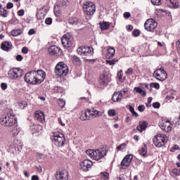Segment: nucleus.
Returning <instances> with one entry per match:
<instances>
[{
	"instance_id": "f257e3e1",
	"label": "nucleus",
	"mask_w": 180,
	"mask_h": 180,
	"mask_svg": "<svg viewBox=\"0 0 180 180\" xmlns=\"http://www.w3.org/2000/svg\"><path fill=\"white\" fill-rule=\"evenodd\" d=\"M86 154L92 158L93 160H96V161H99V160H102V158H105L106 157V154H108V150L106 149L100 148L97 150L89 149L86 150Z\"/></svg>"
},
{
	"instance_id": "f03ea898",
	"label": "nucleus",
	"mask_w": 180,
	"mask_h": 180,
	"mask_svg": "<svg viewBox=\"0 0 180 180\" xmlns=\"http://www.w3.org/2000/svg\"><path fill=\"white\" fill-rule=\"evenodd\" d=\"M102 115H103V112L96 110L95 108H92L91 110L87 109L85 112H82L80 120H91L94 117H99V116H102Z\"/></svg>"
},
{
	"instance_id": "7ed1b4c3",
	"label": "nucleus",
	"mask_w": 180,
	"mask_h": 180,
	"mask_svg": "<svg viewBox=\"0 0 180 180\" xmlns=\"http://www.w3.org/2000/svg\"><path fill=\"white\" fill-rule=\"evenodd\" d=\"M0 122L2 126L12 127V126L16 124V117L12 113L7 115L4 114L0 118Z\"/></svg>"
},
{
	"instance_id": "20e7f679",
	"label": "nucleus",
	"mask_w": 180,
	"mask_h": 180,
	"mask_svg": "<svg viewBox=\"0 0 180 180\" xmlns=\"http://www.w3.org/2000/svg\"><path fill=\"white\" fill-rule=\"evenodd\" d=\"M51 139L56 147H64L65 136L63 133L58 131L53 132Z\"/></svg>"
},
{
	"instance_id": "39448f33",
	"label": "nucleus",
	"mask_w": 180,
	"mask_h": 180,
	"mask_svg": "<svg viewBox=\"0 0 180 180\" xmlns=\"http://www.w3.org/2000/svg\"><path fill=\"white\" fill-rule=\"evenodd\" d=\"M83 11L84 12V15L87 18H91V16H94L95 12H96V6L92 1H86L83 4Z\"/></svg>"
},
{
	"instance_id": "423d86ee",
	"label": "nucleus",
	"mask_w": 180,
	"mask_h": 180,
	"mask_svg": "<svg viewBox=\"0 0 180 180\" xmlns=\"http://www.w3.org/2000/svg\"><path fill=\"white\" fill-rule=\"evenodd\" d=\"M68 71V66L64 62L58 63L55 68V72L58 77H65Z\"/></svg>"
},
{
	"instance_id": "0eeeda50",
	"label": "nucleus",
	"mask_w": 180,
	"mask_h": 180,
	"mask_svg": "<svg viewBox=\"0 0 180 180\" xmlns=\"http://www.w3.org/2000/svg\"><path fill=\"white\" fill-rule=\"evenodd\" d=\"M77 54L84 57V58H88V57H91L94 56V48L89 46H79L77 49Z\"/></svg>"
},
{
	"instance_id": "6e6552de",
	"label": "nucleus",
	"mask_w": 180,
	"mask_h": 180,
	"mask_svg": "<svg viewBox=\"0 0 180 180\" xmlns=\"http://www.w3.org/2000/svg\"><path fill=\"white\" fill-rule=\"evenodd\" d=\"M168 141V137L164 134H158L153 138V143L156 147H163Z\"/></svg>"
},
{
	"instance_id": "1a4fd4ad",
	"label": "nucleus",
	"mask_w": 180,
	"mask_h": 180,
	"mask_svg": "<svg viewBox=\"0 0 180 180\" xmlns=\"http://www.w3.org/2000/svg\"><path fill=\"white\" fill-rule=\"evenodd\" d=\"M153 77L158 79V81H165L168 77V74L167 71L164 69V67H160L156 68V70L153 72Z\"/></svg>"
},
{
	"instance_id": "9d476101",
	"label": "nucleus",
	"mask_w": 180,
	"mask_h": 180,
	"mask_svg": "<svg viewBox=\"0 0 180 180\" xmlns=\"http://www.w3.org/2000/svg\"><path fill=\"white\" fill-rule=\"evenodd\" d=\"M24 79L27 84L31 85H38L37 80L36 79V70L28 72L25 74Z\"/></svg>"
},
{
	"instance_id": "9b49d317",
	"label": "nucleus",
	"mask_w": 180,
	"mask_h": 180,
	"mask_svg": "<svg viewBox=\"0 0 180 180\" xmlns=\"http://www.w3.org/2000/svg\"><path fill=\"white\" fill-rule=\"evenodd\" d=\"M8 77L9 79H18L22 77V70L19 68H13L8 71Z\"/></svg>"
},
{
	"instance_id": "f8f14e48",
	"label": "nucleus",
	"mask_w": 180,
	"mask_h": 180,
	"mask_svg": "<svg viewBox=\"0 0 180 180\" xmlns=\"http://www.w3.org/2000/svg\"><path fill=\"white\" fill-rule=\"evenodd\" d=\"M133 161V155H127L121 162L120 169H127Z\"/></svg>"
},
{
	"instance_id": "ddd939ff",
	"label": "nucleus",
	"mask_w": 180,
	"mask_h": 180,
	"mask_svg": "<svg viewBox=\"0 0 180 180\" xmlns=\"http://www.w3.org/2000/svg\"><path fill=\"white\" fill-rule=\"evenodd\" d=\"M157 22L154 20V19L150 18L148 19L144 23V27L147 30V32H153L155 29L157 28L158 26Z\"/></svg>"
},
{
	"instance_id": "4468645a",
	"label": "nucleus",
	"mask_w": 180,
	"mask_h": 180,
	"mask_svg": "<svg viewBox=\"0 0 180 180\" xmlns=\"http://www.w3.org/2000/svg\"><path fill=\"white\" fill-rule=\"evenodd\" d=\"M68 172L67 170H58L56 173V180H68Z\"/></svg>"
},
{
	"instance_id": "2eb2a0df",
	"label": "nucleus",
	"mask_w": 180,
	"mask_h": 180,
	"mask_svg": "<svg viewBox=\"0 0 180 180\" xmlns=\"http://www.w3.org/2000/svg\"><path fill=\"white\" fill-rule=\"evenodd\" d=\"M93 165L94 163L90 160H84L80 163V169L86 172Z\"/></svg>"
},
{
	"instance_id": "dca6fc26",
	"label": "nucleus",
	"mask_w": 180,
	"mask_h": 180,
	"mask_svg": "<svg viewBox=\"0 0 180 180\" xmlns=\"http://www.w3.org/2000/svg\"><path fill=\"white\" fill-rule=\"evenodd\" d=\"M36 79L38 85L41 84L46 79V72L43 70L36 71Z\"/></svg>"
},
{
	"instance_id": "f3484780",
	"label": "nucleus",
	"mask_w": 180,
	"mask_h": 180,
	"mask_svg": "<svg viewBox=\"0 0 180 180\" xmlns=\"http://www.w3.org/2000/svg\"><path fill=\"white\" fill-rule=\"evenodd\" d=\"M63 47L68 49L72 46V39L67 34L63 35L61 39Z\"/></svg>"
},
{
	"instance_id": "a211bd4d",
	"label": "nucleus",
	"mask_w": 180,
	"mask_h": 180,
	"mask_svg": "<svg viewBox=\"0 0 180 180\" xmlns=\"http://www.w3.org/2000/svg\"><path fill=\"white\" fill-rule=\"evenodd\" d=\"M160 127L162 130L169 133V131L172 130V124L169 121H162V124H160Z\"/></svg>"
},
{
	"instance_id": "6ab92c4d",
	"label": "nucleus",
	"mask_w": 180,
	"mask_h": 180,
	"mask_svg": "<svg viewBox=\"0 0 180 180\" xmlns=\"http://www.w3.org/2000/svg\"><path fill=\"white\" fill-rule=\"evenodd\" d=\"M35 120H37L39 123H44L46 122V117L44 112L41 111H36L34 115Z\"/></svg>"
},
{
	"instance_id": "aec40b11",
	"label": "nucleus",
	"mask_w": 180,
	"mask_h": 180,
	"mask_svg": "<svg viewBox=\"0 0 180 180\" xmlns=\"http://www.w3.org/2000/svg\"><path fill=\"white\" fill-rule=\"evenodd\" d=\"M60 50L61 49L56 45L51 46L48 49V51L51 56H58Z\"/></svg>"
},
{
	"instance_id": "412c9836",
	"label": "nucleus",
	"mask_w": 180,
	"mask_h": 180,
	"mask_svg": "<svg viewBox=\"0 0 180 180\" xmlns=\"http://www.w3.org/2000/svg\"><path fill=\"white\" fill-rule=\"evenodd\" d=\"M99 82L101 85L106 86L109 82H110V77H108L106 75H100Z\"/></svg>"
},
{
	"instance_id": "4be33fe9",
	"label": "nucleus",
	"mask_w": 180,
	"mask_h": 180,
	"mask_svg": "<svg viewBox=\"0 0 180 180\" xmlns=\"http://www.w3.org/2000/svg\"><path fill=\"white\" fill-rule=\"evenodd\" d=\"M123 98V94L120 91H116L114 93L112 97V102H120Z\"/></svg>"
},
{
	"instance_id": "5701e85b",
	"label": "nucleus",
	"mask_w": 180,
	"mask_h": 180,
	"mask_svg": "<svg viewBox=\"0 0 180 180\" xmlns=\"http://www.w3.org/2000/svg\"><path fill=\"white\" fill-rule=\"evenodd\" d=\"M148 124L147 123V121H141L139 122V126L136 127V130L140 131V133H143V131L146 130L147 129V126Z\"/></svg>"
},
{
	"instance_id": "b1692460",
	"label": "nucleus",
	"mask_w": 180,
	"mask_h": 180,
	"mask_svg": "<svg viewBox=\"0 0 180 180\" xmlns=\"http://www.w3.org/2000/svg\"><path fill=\"white\" fill-rule=\"evenodd\" d=\"M1 49L4 51H9L12 49V42L11 41H4L1 43Z\"/></svg>"
},
{
	"instance_id": "393cba45",
	"label": "nucleus",
	"mask_w": 180,
	"mask_h": 180,
	"mask_svg": "<svg viewBox=\"0 0 180 180\" xmlns=\"http://www.w3.org/2000/svg\"><path fill=\"white\" fill-rule=\"evenodd\" d=\"M43 11H44V6H42L40 8H37V18L38 20H41V19L44 18V13H43Z\"/></svg>"
},
{
	"instance_id": "a878e982",
	"label": "nucleus",
	"mask_w": 180,
	"mask_h": 180,
	"mask_svg": "<svg viewBox=\"0 0 180 180\" xmlns=\"http://www.w3.org/2000/svg\"><path fill=\"white\" fill-rule=\"evenodd\" d=\"M100 29L101 30H109V28L110 27V23L108 22L103 21V22H100Z\"/></svg>"
},
{
	"instance_id": "bb28decb",
	"label": "nucleus",
	"mask_w": 180,
	"mask_h": 180,
	"mask_svg": "<svg viewBox=\"0 0 180 180\" xmlns=\"http://www.w3.org/2000/svg\"><path fill=\"white\" fill-rule=\"evenodd\" d=\"M21 34H23V29H16L11 31V35L13 37H18V36H21Z\"/></svg>"
},
{
	"instance_id": "cd10ccee",
	"label": "nucleus",
	"mask_w": 180,
	"mask_h": 180,
	"mask_svg": "<svg viewBox=\"0 0 180 180\" xmlns=\"http://www.w3.org/2000/svg\"><path fill=\"white\" fill-rule=\"evenodd\" d=\"M115 50L113 47H110L108 49V53L106 55L107 58H113V56H115Z\"/></svg>"
},
{
	"instance_id": "c85d7f7f",
	"label": "nucleus",
	"mask_w": 180,
	"mask_h": 180,
	"mask_svg": "<svg viewBox=\"0 0 180 180\" xmlns=\"http://www.w3.org/2000/svg\"><path fill=\"white\" fill-rule=\"evenodd\" d=\"M169 6L170 8H174V9H178L180 6L179 2L175 1V0H169Z\"/></svg>"
},
{
	"instance_id": "c756f323",
	"label": "nucleus",
	"mask_w": 180,
	"mask_h": 180,
	"mask_svg": "<svg viewBox=\"0 0 180 180\" xmlns=\"http://www.w3.org/2000/svg\"><path fill=\"white\" fill-rule=\"evenodd\" d=\"M134 89L136 91V92H137V94H140L141 96H146V95H147L146 91H144V90L140 87H134Z\"/></svg>"
},
{
	"instance_id": "7c9ffc66",
	"label": "nucleus",
	"mask_w": 180,
	"mask_h": 180,
	"mask_svg": "<svg viewBox=\"0 0 180 180\" xmlns=\"http://www.w3.org/2000/svg\"><path fill=\"white\" fill-rule=\"evenodd\" d=\"M172 176H180V169H173L171 172Z\"/></svg>"
},
{
	"instance_id": "2f4dec72",
	"label": "nucleus",
	"mask_w": 180,
	"mask_h": 180,
	"mask_svg": "<svg viewBox=\"0 0 180 180\" xmlns=\"http://www.w3.org/2000/svg\"><path fill=\"white\" fill-rule=\"evenodd\" d=\"M139 154L140 155H142V157H146V155L147 154V146H144L139 150Z\"/></svg>"
},
{
	"instance_id": "473e14b6",
	"label": "nucleus",
	"mask_w": 180,
	"mask_h": 180,
	"mask_svg": "<svg viewBox=\"0 0 180 180\" xmlns=\"http://www.w3.org/2000/svg\"><path fill=\"white\" fill-rule=\"evenodd\" d=\"M70 25H77L78 23V18H69Z\"/></svg>"
},
{
	"instance_id": "72a5a7b5",
	"label": "nucleus",
	"mask_w": 180,
	"mask_h": 180,
	"mask_svg": "<svg viewBox=\"0 0 180 180\" xmlns=\"http://www.w3.org/2000/svg\"><path fill=\"white\" fill-rule=\"evenodd\" d=\"M117 77L120 82H124V77H123V70H120V72H118Z\"/></svg>"
},
{
	"instance_id": "f704fd0d",
	"label": "nucleus",
	"mask_w": 180,
	"mask_h": 180,
	"mask_svg": "<svg viewBox=\"0 0 180 180\" xmlns=\"http://www.w3.org/2000/svg\"><path fill=\"white\" fill-rule=\"evenodd\" d=\"M127 146V145L126 143H122L117 147V150H118V151H124Z\"/></svg>"
},
{
	"instance_id": "c9c22d12",
	"label": "nucleus",
	"mask_w": 180,
	"mask_h": 180,
	"mask_svg": "<svg viewBox=\"0 0 180 180\" xmlns=\"http://www.w3.org/2000/svg\"><path fill=\"white\" fill-rule=\"evenodd\" d=\"M0 16H2L3 18H6L8 16V11L5 8H2L0 10Z\"/></svg>"
},
{
	"instance_id": "e433bc0d",
	"label": "nucleus",
	"mask_w": 180,
	"mask_h": 180,
	"mask_svg": "<svg viewBox=\"0 0 180 180\" xmlns=\"http://www.w3.org/2000/svg\"><path fill=\"white\" fill-rule=\"evenodd\" d=\"M101 180H108V179H109V173H108V172L103 173L101 174Z\"/></svg>"
},
{
	"instance_id": "4c0bfd02",
	"label": "nucleus",
	"mask_w": 180,
	"mask_h": 180,
	"mask_svg": "<svg viewBox=\"0 0 180 180\" xmlns=\"http://www.w3.org/2000/svg\"><path fill=\"white\" fill-rule=\"evenodd\" d=\"M118 60L116 58H114L111 60H106L107 64H109V65H115L117 63Z\"/></svg>"
},
{
	"instance_id": "58836bf2",
	"label": "nucleus",
	"mask_w": 180,
	"mask_h": 180,
	"mask_svg": "<svg viewBox=\"0 0 180 180\" xmlns=\"http://www.w3.org/2000/svg\"><path fill=\"white\" fill-rule=\"evenodd\" d=\"M58 105H59V106H60V108H64V106H65V101L59 98L58 101Z\"/></svg>"
},
{
	"instance_id": "ea45409f",
	"label": "nucleus",
	"mask_w": 180,
	"mask_h": 180,
	"mask_svg": "<svg viewBox=\"0 0 180 180\" xmlns=\"http://www.w3.org/2000/svg\"><path fill=\"white\" fill-rule=\"evenodd\" d=\"M153 5L160 6L162 4V0H151Z\"/></svg>"
},
{
	"instance_id": "a19ab883",
	"label": "nucleus",
	"mask_w": 180,
	"mask_h": 180,
	"mask_svg": "<svg viewBox=\"0 0 180 180\" xmlns=\"http://www.w3.org/2000/svg\"><path fill=\"white\" fill-rule=\"evenodd\" d=\"M150 88H155V89H160V84L158 83H151L150 84Z\"/></svg>"
},
{
	"instance_id": "79ce46f5",
	"label": "nucleus",
	"mask_w": 180,
	"mask_h": 180,
	"mask_svg": "<svg viewBox=\"0 0 180 180\" xmlns=\"http://www.w3.org/2000/svg\"><path fill=\"white\" fill-rule=\"evenodd\" d=\"M32 129L34 130V131H40L42 127L41 125L37 124V125H34Z\"/></svg>"
},
{
	"instance_id": "37998d69",
	"label": "nucleus",
	"mask_w": 180,
	"mask_h": 180,
	"mask_svg": "<svg viewBox=\"0 0 180 180\" xmlns=\"http://www.w3.org/2000/svg\"><path fill=\"white\" fill-rule=\"evenodd\" d=\"M125 74L127 77H130L133 74V68H129L126 72Z\"/></svg>"
},
{
	"instance_id": "c03bdc74",
	"label": "nucleus",
	"mask_w": 180,
	"mask_h": 180,
	"mask_svg": "<svg viewBox=\"0 0 180 180\" xmlns=\"http://www.w3.org/2000/svg\"><path fill=\"white\" fill-rule=\"evenodd\" d=\"M108 113L111 117L116 116V110H115L113 109L112 110H109L108 111Z\"/></svg>"
},
{
	"instance_id": "a18cd8bd",
	"label": "nucleus",
	"mask_w": 180,
	"mask_h": 180,
	"mask_svg": "<svg viewBox=\"0 0 180 180\" xmlns=\"http://www.w3.org/2000/svg\"><path fill=\"white\" fill-rule=\"evenodd\" d=\"M53 23V18H47L45 20L46 25H51Z\"/></svg>"
},
{
	"instance_id": "49530a36",
	"label": "nucleus",
	"mask_w": 180,
	"mask_h": 180,
	"mask_svg": "<svg viewBox=\"0 0 180 180\" xmlns=\"http://www.w3.org/2000/svg\"><path fill=\"white\" fill-rule=\"evenodd\" d=\"M132 34L134 36V37H139L140 36V30H135L133 31Z\"/></svg>"
},
{
	"instance_id": "de8ad7c7",
	"label": "nucleus",
	"mask_w": 180,
	"mask_h": 180,
	"mask_svg": "<svg viewBox=\"0 0 180 180\" xmlns=\"http://www.w3.org/2000/svg\"><path fill=\"white\" fill-rule=\"evenodd\" d=\"M18 105L20 109H24L26 108V106H27V103H26V102L20 103Z\"/></svg>"
},
{
	"instance_id": "09e8293b",
	"label": "nucleus",
	"mask_w": 180,
	"mask_h": 180,
	"mask_svg": "<svg viewBox=\"0 0 180 180\" xmlns=\"http://www.w3.org/2000/svg\"><path fill=\"white\" fill-rule=\"evenodd\" d=\"M61 5L62 6H68V5H70V1H68V0H62Z\"/></svg>"
},
{
	"instance_id": "8fccbe9b",
	"label": "nucleus",
	"mask_w": 180,
	"mask_h": 180,
	"mask_svg": "<svg viewBox=\"0 0 180 180\" xmlns=\"http://www.w3.org/2000/svg\"><path fill=\"white\" fill-rule=\"evenodd\" d=\"M152 106H153V108H154L155 109H160V103L156 102V103H153L152 104Z\"/></svg>"
},
{
	"instance_id": "3c124183",
	"label": "nucleus",
	"mask_w": 180,
	"mask_h": 180,
	"mask_svg": "<svg viewBox=\"0 0 180 180\" xmlns=\"http://www.w3.org/2000/svg\"><path fill=\"white\" fill-rule=\"evenodd\" d=\"M138 110H139V112H144V110H146V106H144L143 105H139Z\"/></svg>"
},
{
	"instance_id": "603ef678",
	"label": "nucleus",
	"mask_w": 180,
	"mask_h": 180,
	"mask_svg": "<svg viewBox=\"0 0 180 180\" xmlns=\"http://www.w3.org/2000/svg\"><path fill=\"white\" fill-rule=\"evenodd\" d=\"M1 89H3V91H6V89H8V84H6V83H1Z\"/></svg>"
},
{
	"instance_id": "864d4df0",
	"label": "nucleus",
	"mask_w": 180,
	"mask_h": 180,
	"mask_svg": "<svg viewBox=\"0 0 180 180\" xmlns=\"http://www.w3.org/2000/svg\"><path fill=\"white\" fill-rule=\"evenodd\" d=\"M22 53H23V54H27V53H29V49L26 46L22 47Z\"/></svg>"
},
{
	"instance_id": "5fc2aeb1",
	"label": "nucleus",
	"mask_w": 180,
	"mask_h": 180,
	"mask_svg": "<svg viewBox=\"0 0 180 180\" xmlns=\"http://www.w3.org/2000/svg\"><path fill=\"white\" fill-rule=\"evenodd\" d=\"M6 8L7 9H12V8H13V3H8L6 5Z\"/></svg>"
},
{
	"instance_id": "6e6d98bb",
	"label": "nucleus",
	"mask_w": 180,
	"mask_h": 180,
	"mask_svg": "<svg viewBox=\"0 0 180 180\" xmlns=\"http://www.w3.org/2000/svg\"><path fill=\"white\" fill-rule=\"evenodd\" d=\"M36 33V31H34V29H30L28 32V34L30 36H32Z\"/></svg>"
},
{
	"instance_id": "4d7b16f0",
	"label": "nucleus",
	"mask_w": 180,
	"mask_h": 180,
	"mask_svg": "<svg viewBox=\"0 0 180 180\" xmlns=\"http://www.w3.org/2000/svg\"><path fill=\"white\" fill-rule=\"evenodd\" d=\"M18 16H23L25 15V11L24 10H19L18 11Z\"/></svg>"
},
{
	"instance_id": "13d9d810",
	"label": "nucleus",
	"mask_w": 180,
	"mask_h": 180,
	"mask_svg": "<svg viewBox=\"0 0 180 180\" xmlns=\"http://www.w3.org/2000/svg\"><path fill=\"white\" fill-rule=\"evenodd\" d=\"M16 60L17 61H22V60H23V56H22V55H17Z\"/></svg>"
},
{
	"instance_id": "bf43d9fd",
	"label": "nucleus",
	"mask_w": 180,
	"mask_h": 180,
	"mask_svg": "<svg viewBox=\"0 0 180 180\" xmlns=\"http://www.w3.org/2000/svg\"><path fill=\"white\" fill-rule=\"evenodd\" d=\"M131 14L129 12H126L124 13V18H126L127 19H129V18H130Z\"/></svg>"
},
{
	"instance_id": "052dcab7",
	"label": "nucleus",
	"mask_w": 180,
	"mask_h": 180,
	"mask_svg": "<svg viewBox=\"0 0 180 180\" xmlns=\"http://www.w3.org/2000/svg\"><path fill=\"white\" fill-rule=\"evenodd\" d=\"M73 60L75 61L76 63H79L80 61L79 58H78L77 56H74Z\"/></svg>"
},
{
	"instance_id": "680f3d73",
	"label": "nucleus",
	"mask_w": 180,
	"mask_h": 180,
	"mask_svg": "<svg viewBox=\"0 0 180 180\" xmlns=\"http://www.w3.org/2000/svg\"><path fill=\"white\" fill-rule=\"evenodd\" d=\"M32 180H39V176L37 175H34L32 176Z\"/></svg>"
},
{
	"instance_id": "e2e57ef3",
	"label": "nucleus",
	"mask_w": 180,
	"mask_h": 180,
	"mask_svg": "<svg viewBox=\"0 0 180 180\" xmlns=\"http://www.w3.org/2000/svg\"><path fill=\"white\" fill-rule=\"evenodd\" d=\"M132 116H134L135 117H139V114L135 112V110L134 112H131Z\"/></svg>"
},
{
	"instance_id": "0e129e2a",
	"label": "nucleus",
	"mask_w": 180,
	"mask_h": 180,
	"mask_svg": "<svg viewBox=\"0 0 180 180\" xmlns=\"http://www.w3.org/2000/svg\"><path fill=\"white\" fill-rule=\"evenodd\" d=\"M58 122L62 125V126H65V124L63 123V120H61V118H58Z\"/></svg>"
},
{
	"instance_id": "69168bd1",
	"label": "nucleus",
	"mask_w": 180,
	"mask_h": 180,
	"mask_svg": "<svg viewBox=\"0 0 180 180\" xmlns=\"http://www.w3.org/2000/svg\"><path fill=\"white\" fill-rule=\"evenodd\" d=\"M129 109L131 113H132L134 111V108H133V106H131V105L129 106Z\"/></svg>"
},
{
	"instance_id": "338daca9",
	"label": "nucleus",
	"mask_w": 180,
	"mask_h": 180,
	"mask_svg": "<svg viewBox=\"0 0 180 180\" xmlns=\"http://www.w3.org/2000/svg\"><path fill=\"white\" fill-rule=\"evenodd\" d=\"M37 169L38 172H42L43 169H41V166L37 167Z\"/></svg>"
},
{
	"instance_id": "774afa93",
	"label": "nucleus",
	"mask_w": 180,
	"mask_h": 180,
	"mask_svg": "<svg viewBox=\"0 0 180 180\" xmlns=\"http://www.w3.org/2000/svg\"><path fill=\"white\" fill-rule=\"evenodd\" d=\"M127 30H129L131 32V30H133V26L131 25H128V27H127Z\"/></svg>"
}]
</instances>
